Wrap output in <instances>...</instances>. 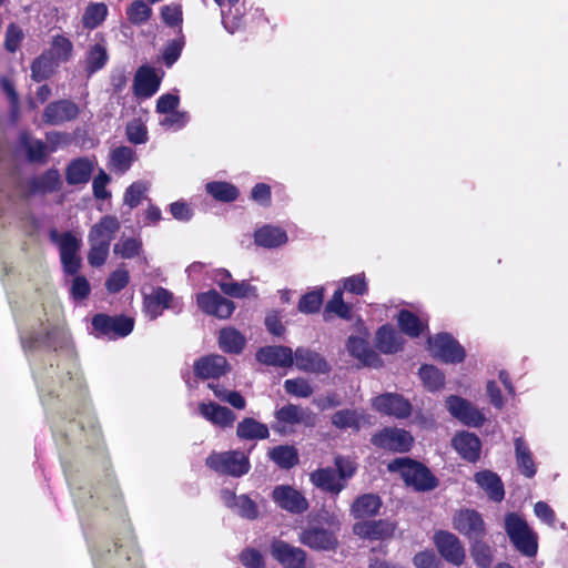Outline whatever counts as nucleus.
<instances>
[{"label":"nucleus","mask_w":568,"mask_h":568,"mask_svg":"<svg viewBox=\"0 0 568 568\" xmlns=\"http://www.w3.org/2000/svg\"><path fill=\"white\" fill-rule=\"evenodd\" d=\"M505 530L515 548L527 557H534L538 550L537 535L527 521L516 513L505 516Z\"/></svg>","instance_id":"obj_1"},{"label":"nucleus","mask_w":568,"mask_h":568,"mask_svg":"<svg viewBox=\"0 0 568 568\" xmlns=\"http://www.w3.org/2000/svg\"><path fill=\"white\" fill-rule=\"evenodd\" d=\"M388 468L392 471H399L404 481L416 490H429L436 486L435 477L418 463L398 458L390 463Z\"/></svg>","instance_id":"obj_2"},{"label":"nucleus","mask_w":568,"mask_h":568,"mask_svg":"<svg viewBox=\"0 0 568 568\" xmlns=\"http://www.w3.org/2000/svg\"><path fill=\"white\" fill-rule=\"evenodd\" d=\"M206 465L219 474L233 477H241L250 470L248 458L239 450L212 453L206 458Z\"/></svg>","instance_id":"obj_3"},{"label":"nucleus","mask_w":568,"mask_h":568,"mask_svg":"<svg viewBox=\"0 0 568 568\" xmlns=\"http://www.w3.org/2000/svg\"><path fill=\"white\" fill-rule=\"evenodd\" d=\"M143 310L150 320H155L162 315L164 310H172L175 313H180L182 311V304L166 288L155 287L151 293L144 294Z\"/></svg>","instance_id":"obj_4"},{"label":"nucleus","mask_w":568,"mask_h":568,"mask_svg":"<svg viewBox=\"0 0 568 568\" xmlns=\"http://www.w3.org/2000/svg\"><path fill=\"white\" fill-rule=\"evenodd\" d=\"M52 240L59 245L63 268L69 274H75L80 267L78 255L81 240L71 233L59 235L55 231L51 233Z\"/></svg>","instance_id":"obj_5"},{"label":"nucleus","mask_w":568,"mask_h":568,"mask_svg":"<svg viewBox=\"0 0 568 568\" xmlns=\"http://www.w3.org/2000/svg\"><path fill=\"white\" fill-rule=\"evenodd\" d=\"M92 325L100 335L109 338H118L129 335L133 329L134 322L131 317L126 316L111 317L104 314H98L93 317Z\"/></svg>","instance_id":"obj_6"},{"label":"nucleus","mask_w":568,"mask_h":568,"mask_svg":"<svg viewBox=\"0 0 568 568\" xmlns=\"http://www.w3.org/2000/svg\"><path fill=\"white\" fill-rule=\"evenodd\" d=\"M428 349L445 363H459L465 357L463 347L448 334H438L428 339Z\"/></svg>","instance_id":"obj_7"},{"label":"nucleus","mask_w":568,"mask_h":568,"mask_svg":"<svg viewBox=\"0 0 568 568\" xmlns=\"http://www.w3.org/2000/svg\"><path fill=\"white\" fill-rule=\"evenodd\" d=\"M445 404L449 414L467 426L478 427L485 422L484 414L463 397L448 396Z\"/></svg>","instance_id":"obj_8"},{"label":"nucleus","mask_w":568,"mask_h":568,"mask_svg":"<svg viewBox=\"0 0 568 568\" xmlns=\"http://www.w3.org/2000/svg\"><path fill=\"white\" fill-rule=\"evenodd\" d=\"M434 544L440 556L448 562L460 566L465 560V549L457 536L439 530L434 535Z\"/></svg>","instance_id":"obj_9"},{"label":"nucleus","mask_w":568,"mask_h":568,"mask_svg":"<svg viewBox=\"0 0 568 568\" xmlns=\"http://www.w3.org/2000/svg\"><path fill=\"white\" fill-rule=\"evenodd\" d=\"M272 499L281 509L291 514H302L308 508L304 495L288 485L276 486L272 491Z\"/></svg>","instance_id":"obj_10"},{"label":"nucleus","mask_w":568,"mask_h":568,"mask_svg":"<svg viewBox=\"0 0 568 568\" xmlns=\"http://www.w3.org/2000/svg\"><path fill=\"white\" fill-rule=\"evenodd\" d=\"M453 527L471 540L485 535V524L479 513L471 509H460L453 517Z\"/></svg>","instance_id":"obj_11"},{"label":"nucleus","mask_w":568,"mask_h":568,"mask_svg":"<svg viewBox=\"0 0 568 568\" xmlns=\"http://www.w3.org/2000/svg\"><path fill=\"white\" fill-rule=\"evenodd\" d=\"M196 302L204 313L219 318L230 317L235 308L233 302L224 298L216 291L199 294Z\"/></svg>","instance_id":"obj_12"},{"label":"nucleus","mask_w":568,"mask_h":568,"mask_svg":"<svg viewBox=\"0 0 568 568\" xmlns=\"http://www.w3.org/2000/svg\"><path fill=\"white\" fill-rule=\"evenodd\" d=\"M374 408L385 415L396 418H406L410 415L412 405L402 395L386 393L373 400Z\"/></svg>","instance_id":"obj_13"},{"label":"nucleus","mask_w":568,"mask_h":568,"mask_svg":"<svg viewBox=\"0 0 568 568\" xmlns=\"http://www.w3.org/2000/svg\"><path fill=\"white\" fill-rule=\"evenodd\" d=\"M368 332L364 331L359 336H349L346 348L353 357L362 364L371 367H379L382 359L368 345Z\"/></svg>","instance_id":"obj_14"},{"label":"nucleus","mask_w":568,"mask_h":568,"mask_svg":"<svg viewBox=\"0 0 568 568\" xmlns=\"http://www.w3.org/2000/svg\"><path fill=\"white\" fill-rule=\"evenodd\" d=\"M412 443L409 433L398 428H385L373 437L375 446L394 452H406Z\"/></svg>","instance_id":"obj_15"},{"label":"nucleus","mask_w":568,"mask_h":568,"mask_svg":"<svg viewBox=\"0 0 568 568\" xmlns=\"http://www.w3.org/2000/svg\"><path fill=\"white\" fill-rule=\"evenodd\" d=\"M271 554L285 568H305V551L283 540H274L272 542Z\"/></svg>","instance_id":"obj_16"},{"label":"nucleus","mask_w":568,"mask_h":568,"mask_svg":"<svg viewBox=\"0 0 568 568\" xmlns=\"http://www.w3.org/2000/svg\"><path fill=\"white\" fill-rule=\"evenodd\" d=\"M300 541L315 550H332L337 545L335 534L321 526H310L300 535Z\"/></svg>","instance_id":"obj_17"},{"label":"nucleus","mask_w":568,"mask_h":568,"mask_svg":"<svg viewBox=\"0 0 568 568\" xmlns=\"http://www.w3.org/2000/svg\"><path fill=\"white\" fill-rule=\"evenodd\" d=\"M197 408L204 419L220 428L232 427L236 419L235 414L230 408L213 402H202Z\"/></svg>","instance_id":"obj_18"},{"label":"nucleus","mask_w":568,"mask_h":568,"mask_svg":"<svg viewBox=\"0 0 568 568\" xmlns=\"http://www.w3.org/2000/svg\"><path fill=\"white\" fill-rule=\"evenodd\" d=\"M295 366L303 372L325 374L329 371L327 362L317 353L298 347L293 354Z\"/></svg>","instance_id":"obj_19"},{"label":"nucleus","mask_w":568,"mask_h":568,"mask_svg":"<svg viewBox=\"0 0 568 568\" xmlns=\"http://www.w3.org/2000/svg\"><path fill=\"white\" fill-rule=\"evenodd\" d=\"M256 359L265 365L290 367L293 365V351L286 346H265L257 351Z\"/></svg>","instance_id":"obj_20"},{"label":"nucleus","mask_w":568,"mask_h":568,"mask_svg":"<svg viewBox=\"0 0 568 568\" xmlns=\"http://www.w3.org/2000/svg\"><path fill=\"white\" fill-rule=\"evenodd\" d=\"M474 480L490 500L499 503L504 499V484L496 473L489 469L477 471L474 475Z\"/></svg>","instance_id":"obj_21"},{"label":"nucleus","mask_w":568,"mask_h":568,"mask_svg":"<svg viewBox=\"0 0 568 568\" xmlns=\"http://www.w3.org/2000/svg\"><path fill=\"white\" fill-rule=\"evenodd\" d=\"M221 499L227 508L242 517L253 519L257 516L255 503L246 495L236 496L230 489H222Z\"/></svg>","instance_id":"obj_22"},{"label":"nucleus","mask_w":568,"mask_h":568,"mask_svg":"<svg viewBox=\"0 0 568 568\" xmlns=\"http://www.w3.org/2000/svg\"><path fill=\"white\" fill-rule=\"evenodd\" d=\"M215 282L226 295L232 297L241 298L253 297L256 295V290L254 286L244 281L233 282L231 274L226 270H219L216 272Z\"/></svg>","instance_id":"obj_23"},{"label":"nucleus","mask_w":568,"mask_h":568,"mask_svg":"<svg viewBox=\"0 0 568 568\" xmlns=\"http://www.w3.org/2000/svg\"><path fill=\"white\" fill-rule=\"evenodd\" d=\"M119 230V220L115 216L106 215L91 227L89 243H100L110 247V243Z\"/></svg>","instance_id":"obj_24"},{"label":"nucleus","mask_w":568,"mask_h":568,"mask_svg":"<svg viewBox=\"0 0 568 568\" xmlns=\"http://www.w3.org/2000/svg\"><path fill=\"white\" fill-rule=\"evenodd\" d=\"M453 446L464 459L470 463L478 460L481 444L475 434L468 432L457 433L453 438Z\"/></svg>","instance_id":"obj_25"},{"label":"nucleus","mask_w":568,"mask_h":568,"mask_svg":"<svg viewBox=\"0 0 568 568\" xmlns=\"http://www.w3.org/2000/svg\"><path fill=\"white\" fill-rule=\"evenodd\" d=\"M161 78L154 69L142 67L138 70L134 79V92L138 97L150 98L160 87Z\"/></svg>","instance_id":"obj_26"},{"label":"nucleus","mask_w":568,"mask_h":568,"mask_svg":"<svg viewBox=\"0 0 568 568\" xmlns=\"http://www.w3.org/2000/svg\"><path fill=\"white\" fill-rule=\"evenodd\" d=\"M227 362L221 355L204 356L194 363V372L201 378H217L227 372Z\"/></svg>","instance_id":"obj_27"},{"label":"nucleus","mask_w":568,"mask_h":568,"mask_svg":"<svg viewBox=\"0 0 568 568\" xmlns=\"http://www.w3.org/2000/svg\"><path fill=\"white\" fill-rule=\"evenodd\" d=\"M353 530L363 538L384 539L393 535L395 526L387 520L361 521L354 525Z\"/></svg>","instance_id":"obj_28"},{"label":"nucleus","mask_w":568,"mask_h":568,"mask_svg":"<svg viewBox=\"0 0 568 568\" xmlns=\"http://www.w3.org/2000/svg\"><path fill=\"white\" fill-rule=\"evenodd\" d=\"M78 115V106L70 101H60L49 104L43 119L49 124H60L74 119Z\"/></svg>","instance_id":"obj_29"},{"label":"nucleus","mask_w":568,"mask_h":568,"mask_svg":"<svg viewBox=\"0 0 568 568\" xmlns=\"http://www.w3.org/2000/svg\"><path fill=\"white\" fill-rule=\"evenodd\" d=\"M514 447L515 458L519 470L528 478L534 477L537 470L536 464L534 462L532 453L524 437H516L514 439Z\"/></svg>","instance_id":"obj_30"},{"label":"nucleus","mask_w":568,"mask_h":568,"mask_svg":"<svg viewBox=\"0 0 568 568\" xmlns=\"http://www.w3.org/2000/svg\"><path fill=\"white\" fill-rule=\"evenodd\" d=\"M255 244L266 248H275L287 242L286 232L273 225H264L254 234Z\"/></svg>","instance_id":"obj_31"},{"label":"nucleus","mask_w":568,"mask_h":568,"mask_svg":"<svg viewBox=\"0 0 568 568\" xmlns=\"http://www.w3.org/2000/svg\"><path fill=\"white\" fill-rule=\"evenodd\" d=\"M275 417L278 423L290 426L297 424H313L312 413L293 404L285 405L281 409H278L275 413Z\"/></svg>","instance_id":"obj_32"},{"label":"nucleus","mask_w":568,"mask_h":568,"mask_svg":"<svg viewBox=\"0 0 568 568\" xmlns=\"http://www.w3.org/2000/svg\"><path fill=\"white\" fill-rule=\"evenodd\" d=\"M376 346L385 354H393L402 349L403 338L402 336L390 326H382L376 333Z\"/></svg>","instance_id":"obj_33"},{"label":"nucleus","mask_w":568,"mask_h":568,"mask_svg":"<svg viewBox=\"0 0 568 568\" xmlns=\"http://www.w3.org/2000/svg\"><path fill=\"white\" fill-rule=\"evenodd\" d=\"M93 172V162L88 159L72 161L65 172L67 182L71 185L87 183Z\"/></svg>","instance_id":"obj_34"},{"label":"nucleus","mask_w":568,"mask_h":568,"mask_svg":"<svg viewBox=\"0 0 568 568\" xmlns=\"http://www.w3.org/2000/svg\"><path fill=\"white\" fill-rule=\"evenodd\" d=\"M382 506L378 496L366 494L358 497L352 505L351 513L355 518H365L375 516Z\"/></svg>","instance_id":"obj_35"},{"label":"nucleus","mask_w":568,"mask_h":568,"mask_svg":"<svg viewBox=\"0 0 568 568\" xmlns=\"http://www.w3.org/2000/svg\"><path fill=\"white\" fill-rule=\"evenodd\" d=\"M311 480L315 486L335 494L339 493L344 487V484L337 476V471L332 468H323L314 471L311 475Z\"/></svg>","instance_id":"obj_36"},{"label":"nucleus","mask_w":568,"mask_h":568,"mask_svg":"<svg viewBox=\"0 0 568 568\" xmlns=\"http://www.w3.org/2000/svg\"><path fill=\"white\" fill-rule=\"evenodd\" d=\"M236 435L242 439H265L270 432L265 424L254 418H244L237 425Z\"/></svg>","instance_id":"obj_37"},{"label":"nucleus","mask_w":568,"mask_h":568,"mask_svg":"<svg viewBox=\"0 0 568 568\" xmlns=\"http://www.w3.org/2000/svg\"><path fill=\"white\" fill-rule=\"evenodd\" d=\"M397 323L402 332L410 337H417L426 327V322L409 311L402 310L397 316Z\"/></svg>","instance_id":"obj_38"},{"label":"nucleus","mask_w":568,"mask_h":568,"mask_svg":"<svg viewBox=\"0 0 568 568\" xmlns=\"http://www.w3.org/2000/svg\"><path fill=\"white\" fill-rule=\"evenodd\" d=\"M334 313L338 317L343 320H351L352 317V306L348 303H345L343 300V290L337 288L332 298L327 302L324 311L325 320L329 318V314Z\"/></svg>","instance_id":"obj_39"},{"label":"nucleus","mask_w":568,"mask_h":568,"mask_svg":"<svg viewBox=\"0 0 568 568\" xmlns=\"http://www.w3.org/2000/svg\"><path fill=\"white\" fill-rule=\"evenodd\" d=\"M220 347L227 353H240L245 344V338L234 328H224L219 336Z\"/></svg>","instance_id":"obj_40"},{"label":"nucleus","mask_w":568,"mask_h":568,"mask_svg":"<svg viewBox=\"0 0 568 568\" xmlns=\"http://www.w3.org/2000/svg\"><path fill=\"white\" fill-rule=\"evenodd\" d=\"M418 374L423 382V385L429 392H437L442 389L445 385L444 374L433 365H423L419 368Z\"/></svg>","instance_id":"obj_41"},{"label":"nucleus","mask_w":568,"mask_h":568,"mask_svg":"<svg viewBox=\"0 0 568 568\" xmlns=\"http://www.w3.org/2000/svg\"><path fill=\"white\" fill-rule=\"evenodd\" d=\"M20 143L31 161H42L49 154L47 144L40 140H33L27 133L21 134Z\"/></svg>","instance_id":"obj_42"},{"label":"nucleus","mask_w":568,"mask_h":568,"mask_svg":"<svg viewBox=\"0 0 568 568\" xmlns=\"http://www.w3.org/2000/svg\"><path fill=\"white\" fill-rule=\"evenodd\" d=\"M152 16V8L144 0H134L126 9V17L132 24H143Z\"/></svg>","instance_id":"obj_43"},{"label":"nucleus","mask_w":568,"mask_h":568,"mask_svg":"<svg viewBox=\"0 0 568 568\" xmlns=\"http://www.w3.org/2000/svg\"><path fill=\"white\" fill-rule=\"evenodd\" d=\"M108 61L106 48L103 42L90 47L87 55V70L91 74L101 69Z\"/></svg>","instance_id":"obj_44"},{"label":"nucleus","mask_w":568,"mask_h":568,"mask_svg":"<svg viewBox=\"0 0 568 568\" xmlns=\"http://www.w3.org/2000/svg\"><path fill=\"white\" fill-rule=\"evenodd\" d=\"M206 191L215 200L231 202L237 197V189L227 182H210L206 184Z\"/></svg>","instance_id":"obj_45"},{"label":"nucleus","mask_w":568,"mask_h":568,"mask_svg":"<svg viewBox=\"0 0 568 568\" xmlns=\"http://www.w3.org/2000/svg\"><path fill=\"white\" fill-rule=\"evenodd\" d=\"M270 457L282 468H291L298 462L297 452L292 446L274 447Z\"/></svg>","instance_id":"obj_46"},{"label":"nucleus","mask_w":568,"mask_h":568,"mask_svg":"<svg viewBox=\"0 0 568 568\" xmlns=\"http://www.w3.org/2000/svg\"><path fill=\"white\" fill-rule=\"evenodd\" d=\"M134 160V151L128 146H120L111 153V165L116 172L123 173L130 169Z\"/></svg>","instance_id":"obj_47"},{"label":"nucleus","mask_w":568,"mask_h":568,"mask_svg":"<svg viewBox=\"0 0 568 568\" xmlns=\"http://www.w3.org/2000/svg\"><path fill=\"white\" fill-rule=\"evenodd\" d=\"M106 13L108 7L104 3H90L82 17L84 27L97 28L105 19Z\"/></svg>","instance_id":"obj_48"},{"label":"nucleus","mask_w":568,"mask_h":568,"mask_svg":"<svg viewBox=\"0 0 568 568\" xmlns=\"http://www.w3.org/2000/svg\"><path fill=\"white\" fill-rule=\"evenodd\" d=\"M142 242L135 237H121L114 244L113 252L122 258H133L139 255Z\"/></svg>","instance_id":"obj_49"},{"label":"nucleus","mask_w":568,"mask_h":568,"mask_svg":"<svg viewBox=\"0 0 568 568\" xmlns=\"http://www.w3.org/2000/svg\"><path fill=\"white\" fill-rule=\"evenodd\" d=\"M60 184L61 176L57 170L47 171L33 182L34 190L42 193L53 192L59 189Z\"/></svg>","instance_id":"obj_50"},{"label":"nucleus","mask_w":568,"mask_h":568,"mask_svg":"<svg viewBox=\"0 0 568 568\" xmlns=\"http://www.w3.org/2000/svg\"><path fill=\"white\" fill-rule=\"evenodd\" d=\"M363 417L355 410H338L332 416V423L338 428L358 429L362 425Z\"/></svg>","instance_id":"obj_51"},{"label":"nucleus","mask_w":568,"mask_h":568,"mask_svg":"<svg viewBox=\"0 0 568 568\" xmlns=\"http://www.w3.org/2000/svg\"><path fill=\"white\" fill-rule=\"evenodd\" d=\"M149 190L146 182H134L132 183L124 193V204L131 209L138 206L144 199L145 193Z\"/></svg>","instance_id":"obj_52"},{"label":"nucleus","mask_w":568,"mask_h":568,"mask_svg":"<svg viewBox=\"0 0 568 568\" xmlns=\"http://www.w3.org/2000/svg\"><path fill=\"white\" fill-rule=\"evenodd\" d=\"M323 303V290L318 288L315 291H312L304 296H302L300 303H298V310L302 313L308 314V313H315L320 310L321 305Z\"/></svg>","instance_id":"obj_53"},{"label":"nucleus","mask_w":568,"mask_h":568,"mask_svg":"<svg viewBox=\"0 0 568 568\" xmlns=\"http://www.w3.org/2000/svg\"><path fill=\"white\" fill-rule=\"evenodd\" d=\"M471 556L475 562L481 568L489 567L493 561V551L490 547L481 542L479 539L475 540L473 545Z\"/></svg>","instance_id":"obj_54"},{"label":"nucleus","mask_w":568,"mask_h":568,"mask_svg":"<svg viewBox=\"0 0 568 568\" xmlns=\"http://www.w3.org/2000/svg\"><path fill=\"white\" fill-rule=\"evenodd\" d=\"M189 122V114L184 111H172L164 113V116L160 120V125L168 130H180Z\"/></svg>","instance_id":"obj_55"},{"label":"nucleus","mask_w":568,"mask_h":568,"mask_svg":"<svg viewBox=\"0 0 568 568\" xmlns=\"http://www.w3.org/2000/svg\"><path fill=\"white\" fill-rule=\"evenodd\" d=\"M71 51L72 44L67 38L55 37L51 45L50 58H52V61H65L71 55Z\"/></svg>","instance_id":"obj_56"},{"label":"nucleus","mask_w":568,"mask_h":568,"mask_svg":"<svg viewBox=\"0 0 568 568\" xmlns=\"http://www.w3.org/2000/svg\"><path fill=\"white\" fill-rule=\"evenodd\" d=\"M341 290L346 291L352 294L363 295L367 292L368 286L364 274H356L349 277H346L342 281Z\"/></svg>","instance_id":"obj_57"},{"label":"nucleus","mask_w":568,"mask_h":568,"mask_svg":"<svg viewBox=\"0 0 568 568\" xmlns=\"http://www.w3.org/2000/svg\"><path fill=\"white\" fill-rule=\"evenodd\" d=\"M286 393L296 397H308L313 394L310 383L303 378L286 379L284 383Z\"/></svg>","instance_id":"obj_58"},{"label":"nucleus","mask_w":568,"mask_h":568,"mask_svg":"<svg viewBox=\"0 0 568 568\" xmlns=\"http://www.w3.org/2000/svg\"><path fill=\"white\" fill-rule=\"evenodd\" d=\"M53 69L54 63L52 58L41 55L32 64V77L36 81L44 80L53 72Z\"/></svg>","instance_id":"obj_59"},{"label":"nucleus","mask_w":568,"mask_h":568,"mask_svg":"<svg viewBox=\"0 0 568 568\" xmlns=\"http://www.w3.org/2000/svg\"><path fill=\"white\" fill-rule=\"evenodd\" d=\"M128 139L135 144L144 143L148 140V131L144 123L139 120H132L126 126Z\"/></svg>","instance_id":"obj_60"},{"label":"nucleus","mask_w":568,"mask_h":568,"mask_svg":"<svg viewBox=\"0 0 568 568\" xmlns=\"http://www.w3.org/2000/svg\"><path fill=\"white\" fill-rule=\"evenodd\" d=\"M129 283V273L124 268H118L110 274L105 282L106 290L110 293H116L124 288Z\"/></svg>","instance_id":"obj_61"},{"label":"nucleus","mask_w":568,"mask_h":568,"mask_svg":"<svg viewBox=\"0 0 568 568\" xmlns=\"http://www.w3.org/2000/svg\"><path fill=\"white\" fill-rule=\"evenodd\" d=\"M110 247L100 243H90L88 261L92 266H101L108 258Z\"/></svg>","instance_id":"obj_62"},{"label":"nucleus","mask_w":568,"mask_h":568,"mask_svg":"<svg viewBox=\"0 0 568 568\" xmlns=\"http://www.w3.org/2000/svg\"><path fill=\"white\" fill-rule=\"evenodd\" d=\"M413 562L417 568H440V560L433 550H424L416 554Z\"/></svg>","instance_id":"obj_63"},{"label":"nucleus","mask_w":568,"mask_h":568,"mask_svg":"<svg viewBox=\"0 0 568 568\" xmlns=\"http://www.w3.org/2000/svg\"><path fill=\"white\" fill-rule=\"evenodd\" d=\"M161 17L163 21L171 26H178L182 21V8L180 4H168L161 9Z\"/></svg>","instance_id":"obj_64"}]
</instances>
